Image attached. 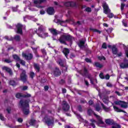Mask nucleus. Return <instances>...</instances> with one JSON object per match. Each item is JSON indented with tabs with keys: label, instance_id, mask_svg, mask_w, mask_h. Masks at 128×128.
Segmentation results:
<instances>
[{
	"label": "nucleus",
	"instance_id": "obj_4",
	"mask_svg": "<svg viewBox=\"0 0 128 128\" xmlns=\"http://www.w3.org/2000/svg\"><path fill=\"white\" fill-rule=\"evenodd\" d=\"M62 110H64V112H68L70 106V104H68V103L66 102V101L63 100L62 104Z\"/></svg>",
	"mask_w": 128,
	"mask_h": 128
},
{
	"label": "nucleus",
	"instance_id": "obj_46",
	"mask_svg": "<svg viewBox=\"0 0 128 128\" xmlns=\"http://www.w3.org/2000/svg\"><path fill=\"white\" fill-rule=\"evenodd\" d=\"M4 62H6V64H11V62H12V60H10V59H5Z\"/></svg>",
	"mask_w": 128,
	"mask_h": 128
},
{
	"label": "nucleus",
	"instance_id": "obj_48",
	"mask_svg": "<svg viewBox=\"0 0 128 128\" xmlns=\"http://www.w3.org/2000/svg\"><path fill=\"white\" fill-rule=\"evenodd\" d=\"M108 17L109 18H114V14L112 13H109L108 14Z\"/></svg>",
	"mask_w": 128,
	"mask_h": 128
},
{
	"label": "nucleus",
	"instance_id": "obj_5",
	"mask_svg": "<svg viewBox=\"0 0 128 128\" xmlns=\"http://www.w3.org/2000/svg\"><path fill=\"white\" fill-rule=\"evenodd\" d=\"M20 80L24 82H26L28 80V75H26V70H22L20 76Z\"/></svg>",
	"mask_w": 128,
	"mask_h": 128
},
{
	"label": "nucleus",
	"instance_id": "obj_37",
	"mask_svg": "<svg viewBox=\"0 0 128 128\" xmlns=\"http://www.w3.org/2000/svg\"><path fill=\"white\" fill-rule=\"evenodd\" d=\"M124 52H125L126 56V58H128V47L125 46L124 48Z\"/></svg>",
	"mask_w": 128,
	"mask_h": 128
},
{
	"label": "nucleus",
	"instance_id": "obj_49",
	"mask_svg": "<svg viewBox=\"0 0 128 128\" xmlns=\"http://www.w3.org/2000/svg\"><path fill=\"white\" fill-rule=\"evenodd\" d=\"M104 104H108V99L107 98H104L102 99Z\"/></svg>",
	"mask_w": 128,
	"mask_h": 128
},
{
	"label": "nucleus",
	"instance_id": "obj_33",
	"mask_svg": "<svg viewBox=\"0 0 128 128\" xmlns=\"http://www.w3.org/2000/svg\"><path fill=\"white\" fill-rule=\"evenodd\" d=\"M38 31L40 32H44V26L40 25L38 28Z\"/></svg>",
	"mask_w": 128,
	"mask_h": 128
},
{
	"label": "nucleus",
	"instance_id": "obj_36",
	"mask_svg": "<svg viewBox=\"0 0 128 128\" xmlns=\"http://www.w3.org/2000/svg\"><path fill=\"white\" fill-rule=\"evenodd\" d=\"M29 124L30 126H34L36 124V120L32 119L30 120Z\"/></svg>",
	"mask_w": 128,
	"mask_h": 128
},
{
	"label": "nucleus",
	"instance_id": "obj_44",
	"mask_svg": "<svg viewBox=\"0 0 128 128\" xmlns=\"http://www.w3.org/2000/svg\"><path fill=\"white\" fill-rule=\"evenodd\" d=\"M60 84H66V80L64 79H61L59 81Z\"/></svg>",
	"mask_w": 128,
	"mask_h": 128
},
{
	"label": "nucleus",
	"instance_id": "obj_45",
	"mask_svg": "<svg viewBox=\"0 0 128 128\" xmlns=\"http://www.w3.org/2000/svg\"><path fill=\"white\" fill-rule=\"evenodd\" d=\"M85 11L87 12H92V8L87 7L86 8Z\"/></svg>",
	"mask_w": 128,
	"mask_h": 128
},
{
	"label": "nucleus",
	"instance_id": "obj_7",
	"mask_svg": "<svg viewBox=\"0 0 128 128\" xmlns=\"http://www.w3.org/2000/svg\"><path fill=\"white\" fill-rule=\"evenodd\" d=\"M44 120H45L46 124H47V126H52V124H54V120L50 119V118H48V116H45L44 118Z\"/></svg>",
	"mask_w": 128,
	"mask_h": 128
},
{
	"label": "nucleus",
	"instance_id": "obj_30",
	"mask_svg": "<svg viewBox=\"0 0 128 128\" xmlns=\"http://www.w3.org/2000/svg\"><path fill=\"white\" fill-rule=\"evenodd\" d=\"M90 122H92L90 124V126H91L93 128H96V124H94L96 122V120L94 119H91Z\"/></svg>",
	"mask_w": 128,
	"mask_h": 128
},
{
	"label": "nucleus",
	"instance_id": "obj_27",
	"mask_svg": "<svg viewBox=\"0 0 128 128\" xmlns=\"http://www.w3.org/2000/svg\"><path fill=\"white\" fill-rule=\"evenodd\" d=\"M101 106L103 108V110H104V112H108L110 110V108H106L104 104L101 103Z\"/></svg>",
	"mask_w": 128,
	"mask_h": 128
},
{
	"label": "nucleus",
	"instance_id": "obj_59",
	"mask_svg": "<svg viewBox=\"0 0 128 128\" xmlns=\"http://www.w3.org/2000/svg\"><path fill=\"white\" fill-rule=\"evenodd\" d=\"M6 112H8V114H10V112L12 111V109L10 108V107H9L8 108H7L6 109Z\"/></svg>",
	"mask_w": 128,
	"mask_h": 128
},
{
	"label": "nucleus",
	"instance_id": "obj_9",
	"mask_svg": "<svg viewBox=\"0 0 128 128\" xmlns=\"http://www.w3.org/2000/svg\"><path fill=\"white\" fill-rule=\"evenodd\" d=\"M16 26L17 30L16 32L20 34H22V27L24 26V25L20 23H18Z\"/></svg>",
	"mask_w": 128,
	"mask_h": 128
},
{
	"label": "nucleus",
	"instance_id": "obj_21",
	"mask_svg": "<svg viewBox=\"0 0 128 128\" xmlns=\"http://www.w3.org/2000/svg\"><path fill=\"white\" fill-rule=\"evenodd\" d=\"M112 50L113 54H118V48L116 45H113L112 48Z\"/></svg>",
	"mask_w": 128,
	"mask_h": 128
},
{
	"label": "nucleus",
	"instance_id": "obj_54",
	"mask_svg": "<svg viewBox=\"0 0 128 128\" xmlns=\"http://www.w3.org/2000/svg\"><path fill=\"white\" fill-rule=\"evenodd\" d=\"M124 6H126V4H124L122 3L121 4V10H124Z\"/></svg>",
	"mask_w": 128,
	"mask_h": 128
},
{
	"label": "nucleus",
	"instance_id": "obj_34",
	"mask_svg": "<svg viewBox=\"0 0 128 128\" xmlns=\"http://www.w3.org/2000/svg\"><path fill=\"white\" fill-rule=\"evenodd\" d=\"M90 30H92V32H98L100 34H102V31L98 30V29L90 28Z\"/></svg>",
	"mask_w": 128,
	"mask_h": 128
},
{
	"label": "nucleus",
	"instance_id": "obj_1",
	"mask_svg": "<svg viewBox=\"0 0 128 128\" xmlns=\"http://www.w3.org/2000/svg\"><path fill=\"white\" fill-rule=\"evenodd\" d=\"M74 40V36L70 34H67L62 35L58 39V41L60 42V44H65V46H68L66 42H68L70 44H72Z\"/></svg>",
	"mask_w": 128,
	"mask_h": 128
},
{
	"label": "nucleus",
	"instance_id": "obj_56",
	"mask_svg": "<svg viewBox=\"0 0 128 128\" xmlns=\"http://www.w3.org/2000/svg\"><path fill=\"white\" fill-rule=\"evenodd\" d=\"M98 124H104V121H102V119H99Z\"/></svg>",
	"mask_w": 128,
	"mask_h": 128
},
{
	"label": "nucleus",
	"instance_id": "obj_23",
	"mask_svg": "<svg viewBox=\"0 0 128 128\" xmlns=\"http://www.w3.org/2000/svg\"><path fill=\"white\" fill-rule=\"evenodd\" d=\"M114 110H115V112H124V114H126V111L120 109V108H118V107H116V106H113Z\"/></svg>",
	"mask_w": 128,
	"mask_h": 128
},
{
	"label": "nucleus",
	"instance_id": "obj_18",
	"mask_svg": "<svg viewBox=\"0 0 128 128\" xmlns=\"http://www.w3.org/2000/svg\"><path fill=\"white\" fill-rule=\"evenodd\" d=\"M87 114L88 116H92V114H94V116H95L96 118H98L100 116L98 114H96V113H94V112L93 110H92V108H88V110Z\"/></svg>",
	"mask_w": 128,
	"mask_h": 128
},
{
	"label": "nucleus",
	"instance_id": "obj_8",
	"mask_svg": "<svg viewBox=\"0 0 128 128\" xmlns=\"http://www.w3.org/2000/svg\"><path fill=\"white\" fill-rule=\"evenodd\" d=\"M52 74L55 78H58L62 74V72L60 70L59 68L56 67L55 69L53 70Z\"/></svg>",
	"mask_w": 128,
	"mask_h": 128
},
{
	"label": "nucleus",
	"instance_id": "obj_38",
	"mask_svg": "<svg viewBox=\"0 0 128 128\" xmlns=\"http://www.w3.org/2000/svg\"><path fill=\"white\" fill-rule=\"evenodd\" d=\"M84 60L85 62H88V64L92 63V59H90L88 58H85Z\"/></svg>",
	"mask_w": 128,
	"mask_h": 128
},
{
	"label": "nucleus",
	"instance_id": "obj_42",
	"mask_svg": "<svg viewBox=\"0 0 128 128\" xmlns=\"http://www.w3.org/2000/svg\"><path fill=\"white\" fill-rule=\"evenodd\" d=\"M4 38L7 40L12 41V36L8 37V36H5Z\"/></svg>",
	"mask_w": 128,
	"mask_h": 128
},
{
	"label": "nucleus",
	"instance_id": "obj_16",
	"mask_svg": "<svg viewBox=\"0 0 128 128\" xmlns=\"http://www.w3.org/2000/svg\"><path fill=\"white\" fill-rule=\"evenodd\" d=\"M62 52L64 54L66 58L68 56V54H70V49L68 48H64L62 50Z\"/></svg>",
	"mask_w": 128,
	"mask_h": 128
},
{
	"label": "nucleus",
	"instance_id": "obj_17",
	"mask_svg": "<svg viewBox=\"0 0 128 128\" xmlns=\"http://www.w3.org/2000/svg\"><path fill=\"white\" fill-rule=\"evenodd\" d=\"M47 14L50 16H52L54 14V7H48L46 10Z\"/></svg>",
	"mask_w": 128,
	"mask_h": 128
},
{
	"label": "nucleus",
	"instance_id": "obj_31",
	"mask_svg": "<svg viewBox=\"0 0 128 128\" xmlns=\"http://www.w3.org/2000/svg\"><path fill=\"white\" fill-rule=\"evenodd\" d=\"M12 58L14 60H17V62H20V56H18L16 54H14L12 56Z\"/></svg>",
	"mask_w": 128,
	"mask_h": 128
},
{
	"label": "nucleus",
	"instance_id": "obj_26",
	"mask_svg": "<svg viewBox=\"0 0 128 128\" xmlns=\"http://www.w3.org/2000/svg\"><path fill=\"white\" fill-rule=\"evenodd\" d=\"M12 40H16V42H20V35H16L12 37Z\"/></svg>",
	"mask_w": 128,
	"mask_h": 128
},
{
	"label": "nucleus",
	"instance_id": "obj_10",
	"mask_svg": "<svg viewBox=\"0 0 128 128\" xmlns=\"http://www.w3.org/2000/svg\"><path fill=\"white\" fill-rule=\"evenodd\" d=\"M22 56L26 58L27 60H32V58H34V55L30 53L26 54V53L22 54Z\"/></svg>",
	"mask_w": 128,
	"mask_h": 128
},
{
	"label": "nucleus",
	"instance_id": "obj_39",
	"mask_svg": "<svg viewBox=\"0 0 128 128\" xmlns=\"http://www.w3.org/2000/svg\"><path fill=\"white\" fill-rule=\"evenodd\" d=\"M95 108H96V112H100V110H101L100 104H96Z\"/></svg>",
	"mask_w": 128,
	"mask_h": 128
},
{
	"label": "nucleus",
	"instance_id": "obj_51",
	"mask_svg": "<svg viewBox=\"0 0 128 128\" xmlns=\"http://www.w3.org/2000/svg\"><path fill=\"white\" fill-rule=\"evenodd\" d=\"M106 86H108V88H112V84L110 82H108L106 83Z\"/></svg>",
	"mask_w": 128,
	"mask_h": 128
},
{
	"label": "nucleus",
	"instance_id": "obj_20",
	"mask_svg": "<svg viewBox=\"0 0 128 128\" xmlns=\"http://www.w3.org/2000/svg\"><path fill=\"white\" fill-rule=\"evenodd\" d=\"M34 68L36 70V72H40V64L36 63L34 64Z\"/></svg>",
	"mask_w": 128,
	"mask_h": 128
},
{
	"label": "nucleus",
	"instance_id": "obj_60",
	"mask_svg": "<svg viewBox=\"0 0 128 128\" xmlns=\"http://www.w3.org/2000/svg\"><path fill=\"white\" fill-rule=\"evenodd\" d=\"M48 88H50V87H48V86H44L45 92H48Z\"/></svg>",
	"mask_w": 128,
	"mask_h": 128
},
{
	"label": "nucleus",
	"instance_id": "obj_14",
	"mask_svg": "<svg viewBox=\"0 0 128 128\" xmlns=\"http://www.w3.org/2000/svg\"><path fill=\"white\" fill-rule=\"evenodd\" d=\"M64 6H65L69 7L70 6L71 8H74L76 6V3L75 2H66L64 3Z\"/></svg>",
	"mask_w": 128,
	"mask_h": 128
},
{
	"label": "nucleus",
	"instance_id": "obj_13",
	"mask_svg": "<svg viewBox=\"0 0 128 128\" xmlns=\"http://www.w3.org/2000/svg\"><path fill=\"white\" fill-rule=\"evenodd\" d=\"M58 64L60 66H62V68H65V72H68V66H64V61L62 60V58H59L58 61Z\"/></svg>",
	"mask_w": 128,
	"mask_h": 128
},
{
	"label": "nucleus",
	"instance_id": "obj_58",
	"mask_svg": "<svg viewBox=\"0 0 128 128\" xmlns=\"http://www.w3.org/2000/svg\"><path fill=\"white\" fill-rule=\"evenodd\" d=\"M30 96H32V95L28 94H27L23 95V98H30Z\"/></svg>",
	"mask_w": 128,
	"mask_h": 128
},
{
	"label": "nucleus",
	"instance_id": "obj_63",
	"mask_svg": "<svg viewBox=\"0 0 128 128\" xmlns=\"http://www.w3.org/2000/svg\"><path fill=\"white\" fill-rule=\"evenodd\" d=\"M28 86H23L22 90H28Z\"/></svg>",
	"mask_w": 128,
	"mask_h": 128
},
{
	"label": "nucleus",
	"instance_id": "obj_28",
	"mask_svg": "<svg viewBox=\"0 0 128 128\" xmlns=\"http://www.w3.org/2000/svg\"><path fill=\"white\" fill-rule=\"evenodd\" d=\"M93 66H96V68H102V65L98 62H95Z\"/></svg>",
	"mask_w": 128,
	"mask_h": 128
},
{
	"label": "nucleus",
	"instance_id": "obj_35",
	"mask_svg": "<svg viewBox=\"0 0 128 128\" xmlns=\"http://www.w3.org/2000/svg\"><path fill=\"white\" fill-rule=\"evenodd\" d=\"M30 76L32 80H33L34 78L36 76V74L34 72H31L30 74Z\"/></svg>",
	"mask_w": 128,
	"mask_h": 128
},
{
	"label": "nucleus",
	"instance_id": "obj_15",
	"mask_svg": "<svg viewBox=\"0 0 128 128\" xmlns=\"http://www.w3.org/2000/svg\"><path fill=\"white\" fill-rule=\"evenodd\" d=\"M49 31L52 34V36H56L58 34H60V32L58 31L56 29L52 28H49Z\"/></svg>",
	"mask_w": 128,
	"mask_h": 128
},
{
	"label": "nucleus",
	"instance_id": "obj_3",
	"mask_svg": "<svg viewBox=\"0 0 128 128\" xmlns=\"http://www.w3.org/2000/svg\"><path fill=\"white\" fill-rule=\"evenodd\" d=\"M116 106H120L122 108H128V103L124 101L118 100L114 102Z\"/></svg>",
	"mask_w": 128,
	"mask_h": 128
},
{
	"label": "nucleus",
	"instance_id": "obj_2",
	"mask_svg": "<svg viewBox=\"0 0 128 128\" xmlns=\"http://www.w3.org/2000/svg\"><path fill=\"white\" fill-rule=\"evenodd\" d=\"M19 104L22 110L23 113L25 116H28L30 114V104H28V100H21L20 101Z\"/></svg>",
	"mask_w": 128,
	"mask_h": 128
},
{
	"label": "nucleus",
	"instance_id": "obj_40",
	"mask_svg": "<svg viewBox=\"0 0 128 128\" xmlns=\"http://www.w3.org/2000/svg\"><path fill=\"white\" fill-rule=\"evenodd\" d=\"M77 108L78 112H82V106L81 105H78Z\"/></svg>",
	"mask_w": 128,
	"mask_h": 128
},
{
	"label": "nucleus",
	"instance_id": "obj_24",
	"mask_svg": "<svg viewBox=\"0 0 128 128\" xmlns=\"http://www.w3.org/2000/svg\"><path fill=\"white\" fill-rule=\"evenodd\" d=\"M105 122L106 124L112 126L114 122V120L106 119L105 120Z\"/></svg>",
	"mask_w": 128,
	"mask_h": 128
},
{
	"label": "nucleus",
	"instance_id": "obj_52",
	"mask_svg": "<svg viewBox=\"0 0 128 128\" xmlns=\"http://www.w3.org/2000/svg\"><path fill=\"white\" fill-rule=\"evenodd\" d=\"M46 82V79L44 78H42L40 80L41 84H44V82Z\"/></svg>",
	"mask_w": 128,
	"mask_h": 128
},
{
	"label": "nucleus",
	"instance_id": "obj_57",
	"mask_svg": "<svg viewBox=\"0 0 128 128\" xmlns=\"http://www.w3.org/2000/svg\"><path fill=\"white\" fill-rule=\"evenodd\" d=\"M98 60H106V57H104V56H99L98 57Z\"/></svg>",
	"mask_w": 128,
	"mask_h": 128
},
{
	"label": "nucleus",
	"instance_id": "obj_29",
	"mask_svg": "<svg viewBox=\"0 0 128 128\" xmlns=\"http://www.w3.org/2000/svg\"><path fill=\"white\" fill-rule=\"evenodd\" d=\"M112 128H122V126H120L118 124L114 122L113 124L112 125Z\"/></svg>",
	"mask_w": 128,
	"mask_h": 128
},
{
	"label": "nucleus",
	"instance_id": "obj_47",
	"mask_svg": "<svg viewBox=\"0 0 128 128\" xmlns=\"http://www.w3.org/2000/svg\"><path fill=\"white\" fill-rule=\"evenodd\" d=\"M99 76L102 80H104L105 76H104V73L102 72L99 74Z\"/></svg>",
	"mask_w": 128,
	"mask_h": 128
},
{
	"label": "nucleus",
	"instance_id": "obj_55",
	"mask_svg": "<svg viewBox=\"0 0 128 128\" xmlns=\"http://www.w3.org/2000/svg\"><path fill=\"white\" fill-rule=\"evenodd\" d=\"M17 122H18L22 123V122H24V120L22 119V118H18Z\"/></svg>",
	"mask_w": 128,
	"mask_h": 128
},
{
	"label": "nucleus",
	"instance_id": "obj_6",
	"mask_svg": "<svg viewBox=\"0 0 128 128\" xmlns=\"http://www.w3.org/2000/svg\"><path fill=\"white\" fill-rule=\"evenodd\" d=\"M120 68L124 69L128 68V60L124 58L122 62L120 64Z\"/></svg>",
	"mask_w": 128,
	"mask_h": 128
},
{
	"label": "nucleus",
	"instance_id": "obj_32",
	"mask_svg": "<svg viewBox=\"0 0 128 128\" xmlns=\"http://www.w3.org/2000/svg\"><path fill=\"white\" fill-rule=\"evenodd\" d=\"M16 98H24V95L22 93L18 92L16 94Z\"/></svg>",
	"mask_w": 128,
	"mask_h": 128
},
{
	"label": "nucleus",
	"instance_id": "obj_19",
	"mask_svg": "<svg viewBox=\"0 0 128 128\" xmlns=\"http://www.w3.org/2000/svg\"><path fill=\"white\" fill-rule=\"evenodd\" d=\"M3 70H6L10 76H12V69H10V68L6 67V66L2 67Z\"/></svg>",
	"mask_w": 128,
	"mask_h": 128
},
{
	"label": "nucleus",
	"instance_id": "obj_25",
	"mask_svg": "<svg viewBox=\"0 0 128 128\" xmlns=\"http://www.w3.org/2000/svg\"><path fill=\"white\" fill-rule=\"evenodd\" d=\"M84 44H86V42L84 40H80V41L78 46L80 48H84L86 46H84Z\"/></svg>",
	"mask_w": 128,
	"mask_h": 128
},
{
	"label": "nucleus",
	"instance_id": "obj_11",
	"mask_svg": "<svg viewBox=\"0 0 128 128\" xmlns=\"http://www.w3.org/2000/svg\"><path fill=\"white\" fill-rule=\"evenodd\" d=\"M80 74H81L82 76H86V75L88 74V70L86 68L84 67V70H80L78 72Z\"/></svg>",
	"mask_w": 128,
	"mask_h": 128
},
{
	"label": "nucleus",
	"instance_id": "obj_41",
	"mask_svg": "<svg viewBox=\"0 0 128 128\" xmlns=\"http://www.w3.org/2000/svg\"><path fill=\"white\" fill-rule=\"evenodd\" d=\"M31 48L32 50L35 54H38V48H34L32 46H31Z\"/></svg>",
	"mask_w": 128,
	"mask_h": 128
},
{
	"label": "nucleus",
	"instance_id": "obj_61",
	"mask_svg": "<svg viewBox=\"0 0 128 128\" xmlns=\"http://www.w3.org/2000/svg\"><path fill=\"white\" fill-rule=\"evenodd\" d=\"M110 74H106L105 76L106 80H110Z\"/></svg>",
	"mask_w": 128,
	"mask_h": 128
},
{
	"label": "nucleus",
	"instance_id": "obj_43",
	"mask_svg": "<svg viewBox=\"0 0 128 128\" xmlns=\"http://www.w3.org/2000/svg\"><path fill=\"white\" fill-rule=\"evenodd\" d=\"M10 86H16V81H14V80H10Z\"/></svg>",
	"mask_w": 128,
	"mask_h": 128
},
{
	"label": "nucleus",
	"instance_id": "obj_12",
	"mask_svg": "<svg viewBox=\"0 0 128 128\" xmlns=\"http://www.w3.org/2000/svg\"><path fill=\"white\" fill-rule=\"evenodd\" d=\"M102 8H104V12L106 14H108V12H110V10L108 8V6L106 3H104L102 5Z\"/></svg>",
	"mask_w": 128,
	"mask_h": 128
},
{
	"label": "nucleus",
	"instance_id": "obj_50",
	"mask_svg": "<svg viewBox=\"0 0 128 128\" xmlns=\"http://www.w3.org/2000/svg\"><path fill=\"white\" fill-rule=\"evenodd\" d=\"M19 62H20V64H22V66H26V62L24 60L20 59Z\"/></svg>",
	"mask_w": 128,
	"mask_h": 128
},
{
	"label": "nucleus",
	"instance_id": "obj_62",
	"mask_svg": "<svg viewBox=\"0 0 128 128\" xmlns=\"http://www.w3.org/2000/svg\"><path fill=\"white\" fill-rule=\"evenodd\" d=\"M41 52H42V54H45L46 56V50L44 49H42L41 50Z\"/></svg>",
	"mask_w": 128,
	"mask_h": 128
},
{
	"label": "nucleus",
	"instance_id": "obj_53",
	"mask_svg": "<svg viewBox=\"0 0 128 128\" xmlns=\"http://www.w3.org/2000/svg\"><path fill=\"white\" fill-rule=\"evenodd\" d=\"M102 48H108V47L106 46V42H104L102 44Z\"/></svg>",
	"mask_w": 128,
	"mask_h": 128
},
{
	"label": "nucleus",
	"instance_id": "obj_22",
	"mask_svg": "<svg viewBox=\"0 0 128 128\" xmlns=\"http://www.w3.org/2000/svg\"><path fill=\"white\" fill-rule=\"evenodd\" d=\"M54 22L56 24H60V26H62V24H64V22H68V20H66V21L61 20H60L57 19L54 20Z\"/></svg>",
	"mask_w": 128,
	"mask_h": 128
},
{
	"label": "nucleus",
	"instance_id": "obj_64",
	"mask_svg": "<svg viewBox=\"0 0 128 128\" xmlns=\"http://www.w3.org/2000/svg\"><path fill=\"white\" fill-rule=\"evenodd\" d=\"M89 106H92L94 104V101L92 100H90L88 101Z\"/></svg>",
	"mask_w": 128,
	"mask_h": 128
}]
</instances>
